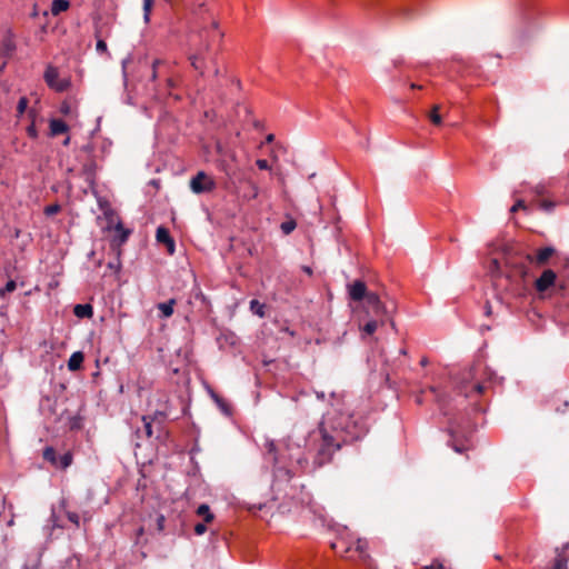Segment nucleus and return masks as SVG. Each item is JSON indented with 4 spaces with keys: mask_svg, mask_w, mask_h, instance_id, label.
<instances>
[{
    "mask_svg": "<svg viewBox=\"0 0 569 569\" xmlns=\"http://www.w3.org/2000/svg\"><path fill=\"white\" fill-rule=\"evenodd\" d=\"M346 423L342 421L333 422L329 413L319 426V430L313 435L317 443V452L313 457V469L320 468L330 462L332 456L341 447L339 430H343Z\"/></svg>",
    "mask_w": 569,
    "mask_h": 569,
    "instance_id": "f257e3e1",
    "label": "nucleus"
},
{
    "mask_svg": "<svg viewBox=\"0 0 569 569\" xmlns=\"http://www.w3.org/2000/svg\"><path fill=\"white\" fill-rule=\"evenodd\" d=\"M503 260L508 268L506 278L510 281V292L516 297L525 296L529 274L528 263L533 262V257L515 251L512 248H505Z\"/></svg>",
    "mask_w": 569,
    "mask_h": 569,
    "instance_id": "f03ea898",
    "label": "nucleus"
},
{
    "mask_svg": "<svg viewBox=\"0 0 569 569\" xmlns=\"http://www.w3.org/2000/svg\"><path fill=\"white\" fill-rule=\"evenodd\" d=\"M200 44L196 52L189 56V60L194 70L199 71L200 74L204 72V56L209 52L211 43L216 40H221L223 33L218 28L216 20L210 21L209 26L204 24L198 31Z\"/></svg>",
    "mask_w": 569,
    "mask_h": 569,
    "instance_id": "7ed1b4c3",
    "label": "nucleus"
},
{
    "mask_svg": "<svg viewBox=\"0 0 569 569\" xmlns=\"http://www.w3.org/2000/svg\"><path fill=\"white\" fill-rule=\"evenodd\" d=\"M493 376V372L480 363L472 366L463 373L460 390L466 397H471L472 392L482 395L488 389V381H490Z\"/></svg>",
    "mask_w": 569,
    "mask_h": 569,
    "instance_id": "20e7f679",
    "label": "nucleus"
},
{
    "mask_svg": "<svg viewBox=\"0 0 569 569\" xmlns=\"http://www.w3.org/2000/svg\"><path fill=\"white\" fill-rule=\"evenodd\" d=\"M365 310L368 316H373L383 323V319L388 318L390 311L388 307L381 301L380 297L372 292L368 296V299L365 302Z\"/></svg>",
    "mask_w": 569,
    "mask_h": 569,
    "instance_id": "39448f33",
    "label": "nucleus"
},
{
    "mask_svg": "<svg viewBox=\"0 0 569 569\" xmlns=\"http://www.w3.org/2000/svg\"><path fill=\"white\" fill-rule=\"evenodd\" d=\"M44 81L49 88L57 92H64L71 86L69 79H60L59 71L56 67L49 64L43 74Z\"/></svg>",
    "mask_w": 569,
    "mask_h": 569,
    "instance_id": "423d86ee",
    "label": "nucleus"
},
{
    "mask_svg": "<svg viewBox=\"0 0 569 569\" xmlns=\"http://www.w3.org/2000/svg\"><path fill=\"white\" fill-rule=\"evenodd\" d=\"M216 188L214 180L209 177L204 171H199L190 180V189L193 193L200 194L211 192Z\"/></svg>",
    "mask_w": 569,
    "mask_h": 569,
    "instance_id": "0eeeda50",
    "label": "nucleus"
},
{
    "mask_svg": "<svg viewBox=\"0 0 569 569\" xmlns=\"http://www.w3.org/2000/svg\"><path fill=\"white\" fill-rule=\"evenodd\" d=\"M346 288L349 299L355 302H366L368 296L371 293L370 291H368L366 282L360 279L347 283Z\"/></svg>",
    "mask_w": 569,
    "mask_h": 569,
    "instance_id": "6e6552de",
    "label": "nucleus"
},
{
    "mask_svg": "<svg viewBox=\"0 0 569 569\" xmlns=\"http://www.w3.org/2000/svg\"><path fill=\"white\" fill-rule=\"evenodd\" d=\"M557 274L551 269H545L539 278L535 280V289L543 295L556 284Z\"/></svg>",
    "mask_w": 569,
    "mask_h": 569,
    "instance_id": "1a4fd4ad",
    "label": "nucleus"
},
{
    "mask_svg": "<svg viewBox=\"0 0 569 569\" xmlns=\"http://www.w3.org/2000/svg\"><path fill=\"white\" fill-rule=\"evenodd\" d=\"M156 239L159 243H163L167 247L169 254H173L176 250L174 240L169 233V230L164 227H158L156 232Z\"/></svg>",
    "mask_w": 569,
    "mask_h": 569,
    "instance_id": "9d476101",
    "label": "nucleus"
},
{
    "mask_svg": "<svg viewBox=\"0 0 569 569\" xmlns=\"http://www.w3.org/2000/svg\"><path fill=\"white\" fill-rule=\"evenodd\" d=\"M264 448L267 460H269L274 466L282 461V458L278 455V449L273 441H267Z\"/></svg>",
    "mask_w": 569,
    "mask_h": 569,
    "instance_id": "9b49d317",
    "label": "nucleus"
},
{
    "mask_svg": "<svg viewBox=\"0 0 569 569\" xmlns=\"http://www.w3.org/2000/svg\"><path fill=\"white\" fill-rule=\"evenodd\" d=\"M555 254V249L552 247H545L537 251L533 261L538 266H543L548 262V260Z\"/></svg>",
    "mask_w": 569,
    "mask_h": 569,
    "instance_id": "f8f14e48",
    "label": "nucleus"
},
{
    "mask_svg": "<svg viewBox=\"0 0 569 569\" xmlns=\"http://www.w3.org/2000/svg\"><path fill=\"white\" fill-rule=\"evenodd\" d=\"M73 313L80 319L91 318L93 316V307L90 303H79L74 306Z\"/></svg>",
    "mask_w": 569,
    "mask_h": 569,
    "instance_id": "ddd939ff",
    "label": "nucleus"
},
{
    "mask_svg": "<svg viewBox=\"0 0 569 569\" xmlns=\"http://www.w3.org/2000/svg\"><path fill=\"white\" fill-rule=\"evenodd\" d=\"M68 129V124L61 119H52L50 121V134L52 137L66 133Z\"/></svg>",
    "mask_w": 569,
    "mask_h": 569,
    "instance_id": "4468645a",
    "label": "nucleus"
},
{
    "mask_svg": "<svg viewBox=\"0 0 569 569\" xmlns=\"http://www.w3.org/2000/svg\"><path fill=\"white\" fill-rule=\"evenodd\" d=\"M568 547H569V543H566L561 549L556 548L557 557L555 559L552 569H568V567H567L568 559L563 555L565 550Z\"/></svg>",
    "mask_w": 569,
    "mask_h": 569,
    "instance_id": "2eb2a0df",
    "label": "nucleus"
},
{
    "mask_svg": "<svg viewBox=\"0 0 569 569\" xmlns=\"http://www.w3.org/2000/svg\"><path fill=\"white\" fill-rule=\"evenodd\" d=\"M84 356L81 351L73 352L68 360V369L70 371H77L81 368Z\"/></svg>",
    "mask_w": 569,
    "mask_h": 569,
    "instance_id": "dca6fc26",
    "label": "nucleus"
},
{
    "mask_svg": "<svg viewBox=\"0 0 569 569\" xmlns=\"http://www.w3.org/2000/svg\"><path fill=\"white\" fill-rule=\"evenodd\" d=\"M246 183L248 184L249 191L243 194V198L246 200H252L257 199L260 193V188L256 182H253L251 179H247Z\"/></svg>",
    "mask_w": 569,
    "mask_h": 569,
    "instance_id": "f3484780",
    "label": "nucleus"
},
{
    "mask_svg": "<svg viewBox=\"0 0 569 569\" xmlns=\"http://www.w3.org/2000/svg\"><path fill=\"white\" fill-rule=\"evenodd\" d=\"M174 305V299H170L167 302H161L158 305V309L161 311L163 318H169L172 316Z\"/></svg>",
    "mask_w": 569,
    "mask_h": 569,
    "instance_id": "a211bd4d",
    "label": "nucleus"
},
{
    "mask_svg": "<svg viewBox=\"0 0 569 569\" xmlns=\"http://www.w3.org/2000/svg\"><path fill=\"white\" fill-rule=\"evenodd\" d=\"M197 515L203 517L204 522H211L214 518L208 505L202 503L197 509Z\"/></svg>",
    "mask_w": 569,
    "mask_h": 569,
    "instance_id": "6ab92c4d",
    "label": "nucleus"
},
{
    "mask_svg": "<svg viewBox=\"0 0 569 569\" xmlns=\"http://www.w3.org/2000/svg\"><path fill=\"white\" fill-rule=\"evenodd\" d=\"M368 542L365 539H358L355 546V551L358 552L359 558L366 560L369 556L367 553Z\"/></svg>",
    "mask_w": 569,
    "mask_h": 569,
    "instance_id": "aec40b11",
    "label": "nucleus"
},
{
    "mask_svg": "<svg viewBox=\"0 0 569 569\" xmlns=\"http://www.w3.org/2000/svg\"><path fill=\"white\" fill-rule=\"evenodd\" d=\"M69 8V2L67 0H53L51 6L52 14L57 16L62 11H66Z\"/></svg>",
    "mask_w": 569,
    "mask_h": 569,
    "instance_id": "412c9836",
    "label": "nucleus"
},
{
    "mask_svg": "<svg viewBox=\"0 0 569 569\" xmlns=\"http://www.w3.org/2000/svg\"><path fill=\"white\" fill-rule=\"evenodd\" d=\"M439 111H440V106L435 104L431 108L430 112L428 113L430 121L436 126H440L442 123V118H441Z\"/></svg>",
    "mask_w": 569,
    "mask_h": 569,
    "instance_id": "4be33fe9",
    "label": "nucleus"
},
{
    "mask_svg": "<svg viewBox=\"0 0 569 569\" xmlns=\"http://www.w3.org/2000/svg\"><path fill=\"white\" fill-rule=\"evenodd\" d=\"M43 459L49 461L54 467L58 466L57 452H56V450L52 447H47L43 450Z\"/></svg>",
    "mask_w": 569,
    "mask_h": 569,
    "instance_id": "5701e85b",
    "label": "nucleus"
},
{
    "mask_svg": "<svg viewBox=\"0 0 569 569\" xmlns=\"http://www.w3.org/2000/svg\"><path fill=\"white\" fill-rule=\"evenodd\" d=\"M72 453L70 451H67L66 453L58 458L57 468L67 469L72 463Z\"/></svg>",
    "mask_w": 569,
    "mask_h": 569,
    "instance_id": "b1692460",
    "label": "nucleus"
},
{
    "mask_svg": "<svg viewBox=\"0 0 569 569\" xmlns=\"http://www.w3.org/2000/svg\"><path fill=\"white\" fill-rule=\"evenodd\" d=\"M296 227H297V222L292 218L283 221L280 224V229L283 232V234H290L296 229Z\"/></svg>",
    "mask_w": 569,
    "mask_h": 569,
    "instance_id": "393cba45",
    "label": "nucleus"
},
{
    "mask_svg": "<svg viewBox=\"0 0 569 569\" xmlns=\"http://www.w3.org/2000/svg\"><path fill=\"white\" fill-rule=\"evenodd\" d=\"M143 432L146 438H150L152 436V421L153 419L151 417L143 416Z\"/></svg>",
    "mask_w": 569,
    "mask_h": 569,
    "instance_id": "a878e982",
    "label": "nucleus"
},
{
    "mask_svg": "<svg viewBox=\"0 0 569 569\" xmlns=\"http://www.w3.org/2000/svg\"><path fill=\"white\" fill-rule=\"evenodd\" d=\"M17 289L14 280H9L3 288L0 289V298H4L6 295L13 292Z\"/></svg>",
    "mask_w": 569,
    "mask_h": 569,
    "instance_id": "bb28decb",
    "label": "nucleus"
},
{
    "mask_svg": "<svg viewBox=\"0 0 569 569\" xmlns=\"http://www.w3.org/2000/svg\"><path fill=\"white\" fill-rule=\"evenodd\" d=\"M489 273L492 276V277H497L500 274V262L498 259L493 258L491 259L490 263H489Z\"/></svg>",
    "mask_w": 569,
    "mask_h": 569,
    "instance_id": "cd10ccee",
    "label": "nucleus"
},
{
    "mask_svg": "<svg viewBox=\"0 0 569 569\" xmlns=\"http://www.w3.org/2000/svg\"><path fill=\"white\" fill-rule=\"evenodd\" d=\"M250 309L254 315H258L259 317L264 316V312H263L264 306L261 305L258 300H251Z\"/></svg>",
    "mask_w": 569,
    "mask_h": 569,
    "instance_id": "c85d7f7f",
    "label": "nucleus"
},
{
    "mask_svg": "<svg viewBox=\"0 0 569 569\" xmlns=\"http://www.w3.org/2000/svg\"><path fill=\"white\" fill-rule=\"evenodd\" d=\"M378 323V320H370L363 326L362 330L367 335H372L377 330Z\"/></svg>",
    "mask_w": 569,
    "mask_h": 569,
    "instance_id": "c756f323",
    "label": "nucleus"
},
{
    "mask_svg": "<svg viewBox=\"0 0 569 569\" xmlns=\"http://www.w3.org/2000/svg\"><path fill=\"white\" fill-rule=\"evenodd\" d=\"M61 210V207L60 204L58 203H52V204H49L44 208V213L47 216H53L56 213H58L59 211Z\"/></svg>",
    "mask_w": 569,
    "mask_h": 569,
    "instance_id": "7c9ffc66",
    "label": "nucleus"
},
{
    "mask_svg": "<svg viewBox=\"0 0 569 569\" xmlns=\"http://www.w3.org/2000/svg\"><path fill=\"white\" fill-rule=\"evenodd\" d=\"M153 4V0H143V12H144V21H149V14Z\"/></svg>",
    "mask_w": 569,
    "mask_h": 569,
    "instance_id": "2f4dec72",
    "label": "nucleus"
},
{
    "mask_svg": "<svg viewBox=\"0 0 569 569\" xmlns=\"http://www.w3.org/2000/svg\"><path fill=\"white\" fill-rule=\"evenodd\" d=\"M398 14L405 17L406 19H412L415 17V12L411 8L403 7L398 10Z\"/></svg>",
    "mask_w": 569,
    "mask_h": 569,
    "instance_id": "473e14b6",
    "label": "nucleus"
},
{
    "mask_svg": "<svg viewBox=\"0 0 569 569\" xmlns=\"http://www.w3.org/2000/svg\"><path fill=\"white\" fill-rule=\"evenodd\" d=\"M214 400L223 413H226V415L230 413L229 406L226 403V401L222 398L214 396Z\"/></svg>",
    "mask_w": 569,
    "mask_h": 569,
    "instance_id": "72a5a7b5",
    "label": "nucleus"
},
{
    "mask_svg": "<svg viewBox=\"0 0 569 569\" xmlns=\"http://www.w3.org/2000/svg\"><path fill=\"white\" fill-rule=\"evenodd\" d=\"M117 231H119V232H120V241H121V242L127 241V239H128V237H129L130 231H129V230L123 229V227H122V224H121V223H118V226H117Z\"/></svg>",
    "mask_w": 569,
    "mask_h": 569,
    "instance_id": "f704fd0d",
    "label": "nucleus"
},
{
    "mask_svg": "<svg viewBox=\"0 0 569 569\" xmlns=\"http://www.w3.org/2000/svg\"><path fill=\"white\" fill-rule=\"evenodd\" d=\"M69 427L71 430H78L82 427L81 419L79 417H72L69 422Z\"/></svg>",
    "mask_w": 569,
    "mask_h": 569,
    "instance_id": "c9c22d12",
    "label": "nucleus"
},
{
    "mask_svg": "<svg viewBox=\"0 0 569 569\" xmlns=\"http://www.w3.org/2000/svg\"><path fill=\"white\" fill-rule=\"evenodd\" d=\"M527 206H526V202L522 200V199H519L516 201V203L511 207L510 209V212L511 213H515L517 212L519 209H526Z\"/></svg>",
    "mask_w": 569,
    "mask_h": 569,
    "instance_id": "e433bc0d",
    "label": "nucleus"
},
{
    "mask_svg": "<svg viewBox=\"0 0 569 569\" xmlns=\"http://www.w3.org/2000/svg\"><path fill=\"white\" fill-rule=\"evenodd\" d=\"M431 392L435 393V397H436V400L439 402L440 407L443 408L445 403H446V399L443 396H441L440 393H438L437 389L435 387H430L429 388Z\"/></svg>",
    "mask_w": 569,
    "mask_h": 569,
    "instance_id": "4c0bfd02",
    "label": "nucleus"
},
{
    "mask_svg": "<svg viewBox=\"0 0 569 569\" xmlns=\"http://www.w3.org/2000/svg\"><path fill=\"white\" fill-rule=\"evenodd\" d=\"M96 50L99 52V53H106L108 48H107V43L103 41V40H98L97 41V44H96Z\"/></svg>",
    "mask_w": 569,
    "mask_h": 569,
    "instance_id": "58836bf2",
    "label": "nucleus"
},
{
    "mask_svg": "<svg viewBox=\"0 0 569 569\" xmlns=\"http://www.w3.org/2000/svg\"><path fill=\"white\" fill-rule=\"evenodd\" d=\"M67 518H68L69 521L74 523L77 527L79 526V516H78V513L68 511L67 512Z\"/></svg>",
    "mask_w": 569,
    "mask_h": 569,
    "instance_id": "ea45409f",
    "label": "nucleus"
},
{
    "mask_svg": "<svg viewBox=\"0 0 569 569\" xmlns=\"http://www.w3.org/2000/svg\"><path fill=\"white\" fill-rule=\"evenodd\" d=\"M256 164L260 170H269L270 169V166L266 159H258L256 161Z\"/></svg>",
    "mask_w": 569,
    "mask_h": 569,
    "instance_id": "a19ab883",
    "label": "nucleus"
},
{
    "mask_svg": "<svg viewBox=\"0 0 569 569\" xmlns=\"http://www.w3.org/2000/svg\"><path fill=\"white\" fill-rule=\"evenodd\" d=\"M206 531H207V527H206V525H204V523H201V522H200V523H197V525L194 526V532H196V535L201 536V535H203Z\"/></svg>",
    "mask_w": 569,
    "mask_h": 569,
    "instance_id": "79ce46f5",
    "label": "nucleus"
},
{
    "mask_svg": "<svg viewBox=\"0 0 569 569\" xmlns=\"http://www.w3.org/2000/svg\"><path fill=\"white\" fill-rule=\"evenodd\" d=\"M553 206H555L553 202L548 201V200H543V201L540 202V208L546 210V211L552 210Z\"/></svg>",
    "mask_w": 569,
    "mask_h": 569,
    "instance_id": "37998d69",
    "label": "nucleus"
},
{
    "mask_svg": "<svg viewBox=\"0 0 569 569\" xmlns=\"http://www.w3.org/2000/svg\"><path fill=\"white\" fill-rule=\"evenodd\" d=\"M27 104H28V101L26 98H21L18 102V111L20 113L24 112L26 108H27Z\"/></svg>",
    "mask_w": 569,
    "mask_h": 569,
    "instance_id": "c03bdc74",
    "label": "nucleus"
},
{
    "mask_svg": "<svg viewBox=\"0 0 569 569\" xmlns=\"http://www.w3.org/2000/svg\"><path fill=\"white\" fill-rule=\"evenodd\" d=\"M27 132L28 134L31 137V138H36L37 137V129L33 124L29 126L28 129H27Z\"/></svg>",
    "mask_w": 569,
    "mask_h": 569,
    "instance_id": "a18cd8bd",
    "label": "nucleus"
},
{
    "mask_svg": "<svg viewBox=\"0 0 569 569\" xmlns=\"http://www.w3.org/2000/svg\"><path fill=\"white\" fill-rule=\"evenodd\" d=\"M162 63L160 60H154L153 63H152V79H156L157 77V67Z\"/></svg>",
    "mask_w": 569,
    "mask_h": 569,
    "instance_id": "49530a36",
    "label": "nucleus"
},
{
    "mask_svg": "<svg viewBox=\"0 0 569 569\" xmlns=\"http://www.w3.org/2000/svg\"><path fill=\"white\" fill-rule=\"evenodd\" d=\"M425 569H443V566L440 562L435 561L432 565L425 567Z\"/></svg>",
    "mask_w": 569,
    "mask_h": 569,
    "instance_id": "de8ad7c7",
    "label": "nucleus"
},
{
    "mask_svg": "<svg viewBox=\"0 0 569 569\" xmlns=\"http://www.w3.org/2000/svg\"><path fill=\"white\" fill-rule=\"evenodd\" d=\"M451 447L456 452H462L465 450V448L456 443L455 440L452 441Z\"/></svg>",
    "mask_w": 569,
    "mask_h": 569,
    "instance_id": "09e8293b",
    "label": "nucleus"
},
{
    "mask_svg": "<svg viewBox=\"0 0 569 569\" xmlns=\"http://www.w3.org/2000/svg\"><path fill=\"white\" fill-rule=\"evenodd\" d=\"M297 463L303 468V466L307 465V459H305V458H297Z\"/></svg>",
    "mask_w": 569,
    "mask_h": 569,
    "instance_id": "8fccbe9b",
    "label": "nucleus"
},
{
    "mask_svg": "<svg viewBox=\"0 0 569 569\" xmlns=\"http://www.w3.org/2000/svg\"><path fill=\"white\" fill-rule=\"evenodd\" d=\"M535 190H536V192H537L538 194H542V193L545 192L543 187H539V186H538V187H536V189H535Z\"/></svg>",
    "mask_w": 569,
    "mask_h": 569,
    "instance_id": "3c124183",
    "label": "nucleus"
},
{
    "mask_svg": "<svg viewBox=\"0 0 569 569\" xmlns=\"http://www.w3.org/2000/svg\"><path fill=\"white\" fill-rule=\"evenodd\" d=\"M420 365H421L422 367L427 366V365H428V359H427V358H422V359L420 360Z\"/></svg>",
    "mask_w": 569,
    "mask_h": 569,
    "instance_id": "603ef678",
    "label": "nucleus"
},
{
    "mask_svg": "<svg viewBox=\"0 0 569 569\" xmlns=\"http://www.w3.org/2000/svg\"><path fill=\"white\" fill-rule=\"evenodd\" d=\"M273 138H274L273 134H268L266 140H267V142H271V141H273Z\"/></svg>",
    "mask_w": 569,
    "mask_h": 569,
    "instance_id": "864d4df0",
    "label": "nucleus"
},
{
    "mask_svg": "<svg viewBox=\"0 0 569 569\" xmlns=\"http://www.w3.org/2000/svg\"><path fill=\"white\" fill-rule=\"evenodd\" d=\"M416 402H417L418 405H421V403H422V397H421L420 395L416 397Z\"/></svg>",
    "mask_w": 569,
    "mask_h": 569,
    "instance_id": "5fc2aeb1",
    "label": "nucleus"
},
{
    "mask_svg": "<svg viewBox=\"0 0 569 569\" xmlns=\"http://www.w3.org/2000/svg\"><path fill=\"white\" fill-rule=\"evenodd\" d=\"M167 82H168V86H169L170 88H172V87L174 86V82H173V80H172V79H168V80H167Z\"/></svg>",
    "mask_w": 569,
    "mask_h": 569,
    "instance_id": "6e6d98bb",
    "label": "nucleus"
},
{
    "mask_svg": "<svg viewBox=\"0 0 569 569\" xmlns=\"http://www.w3.org/2000/svg\"><path fill=\"white\" fill-rule=\"evenodd\" d=\"M303 270H305L308 274H311V273H312V271H311V269H310L309 267H305V268H303Z\"/></svg>",
    "mask_w": 569,
    "mask_h": 569,
    "instance_id": "4d7b16f0",
    "label": "nucleus"
},
{
    "mask_svg": "<svg viewBox=\"0 0 569 569\" xmlns=\"http://www.w3.org/2000/svg\"><path fill=\"white\" fill-rule=\"evenodd\" d=\"M69 142H70V138L67 137L66 140L63 141V144L67 146V144H69Z\"/></svg>",
    "mask_w": 569,
    "mask_h": 569,
    "instance_id": "13d9d810",
    "label": "nucleus"
},
{
    "mask_svg": "<svg viewBox=\"0 0 569 569\" xmlns=\"http://www.w3.org/2000/svg\"><path fill=\"white\" fill-rule=\"evenodd\" d=\"M400 353H401V355H406V353H407L406 349H401V350H400Z\"/></svg>",
    "mask_w": 569,
    "mask_h": 569,
    "instance_id": "bf43d9fd",
    "label": "nucleus"
},
{
    "mask_svg": "<svg viewBox=\"0 0 569 569\" xmlns=\"http://www.w3.org/2000/svg\"><path fill=\"white\" fill-rule=\"evenodd\" d=\"M204 9V4H200L199 7V11L203 10Z\"/></svg>",
    "mask_w": 569,
    "mask_h": 569,
    "instance_id": "052dcab7",
    "label": "nucleus"
},
{
    "mask_svg": "<svg viewBox=\"0 0 569 569\" xmlns=\"http://www.w3.org/2000/svg\"><path fill=\"white\" fill-rule=\"evenodd\" d=\"M214 74H216V76H218V74H219V69H218V68H216V69H214Z\"/></svg>",
    "mask_w": 569,
    "mask_h": 569,
    "instance_id": "680f3d73",
    "label": "nucleus"
},
{
    "mask_svg": "<svg viewBox=\"0 0 569 569\" xmlns=\"http://www.w3.org/2000/svg\"><path fill=\"white\" fill-rule=\"evenodd\" d=\"M411 88L415 89V88H419V87L417 84L412 83Z\"/></svg>",
    "mask_w": 569,
    "mask_h": 569,
    "instance_id": "e2e57ef3",
    "label": "nucleus"
}]
</instances>
